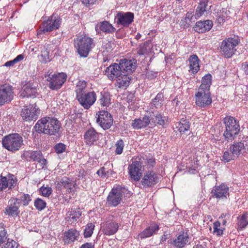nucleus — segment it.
Listing matches in <instances>:
<instances>
[{
    "instance_id": "nucleus-43",
    "label": "nucleus",
    "mask_w": 248,
    "mask_h": 248,
    "mask_svg": "<svg viewBox=\"0 0 248 248\" xmlns=\"http://www.w3.org/2000/svg\"><path fill=\"white\" fill-rule=\"evenodd\" d=\"M248 214L245 213L237 217V226L238 230L245 229L248 225Z\"/></svg>"
},
{
    "instance_id": "nucleus-15",
    "label": "nucleus",
    "mask_w": 248,
    "mask_h": 248,
    "mask_svg": "<svg viewBox=\"0 0 248 248\" xmlns=\"http://www.w3.org/2000/svg\"><path fill=\"white\" fill-rule=\"evenodd\" d=\"M159 181L158 174L153 170L146 171L141 181L143 187H151L156 185Z\"/></svg>"
},
{
    "instance_id": "nucleus-64",
    "label": "nucleus",
    "mask_w": 248,
    "mask_h": 248,
    "mask_svg": "<svg viewBox=\"0 0 248 248\" xmlns=\"http://www.w3.org/2000/svg\"><path fill=\"white\" fill-rule=\"evenodd\" d=\"M242 67L246 74L248 75V62H246L242 64Z\"/></svg>"
},
{
    "instance_id": "nucleus-49",
    "label": "nucleus",
    "mask_w": 248,
    "mask_h": 248,
    "mask_svg": "<svg viewBox=\"0 0 248 248\" xmlns=\"http://www.w3.org/2000/svg\"><path fill=\"white\" fill-rule=\"evenodd\" d=\"M0 248H17V243L13 240L8 238L6 242L0 245Z\"/></svg>"
},
{
    "instance_id": "nucleus-60",
    "label": "nucleus",
    "mask_w": 248,
    "mask_h": 248,
    "mask_svg": "<svg viewBox=\"0 0 248 248\" xmlns=\"http://www.w3.org/2000/svg\"><path fill=\"white\" fill-rule=\"evenodd\" d=\"M97 174L101 177H105L106 175V172L104 167H102L97 171Z\"/></svg>"
},
{
    "instance_id": "nucleus-6",
    "label": "nucleus",
    "mask_w": 248,
    "mask_h": 248,
    "mask_svg": "<svg viewBox=\"0 0 248 248\" xmlns=\"http://www.w3.org/2000/svg\"><path fill=\"white\" fill-rule=\"evenodd\" d=\"M61 20L60 17L54 15L49 16L46 20L43 22L42 26L40 27L37 31V35L50 32L59 29L62 22Z\"/></svg>"
},
{
    "instance_id": "nucleus-61",
    "label": "nucleus",
    "mask_w": 248,
    "mask_h": 248,
    "mask_svg": "<svg viewBox=\"0 0 248 248\" xmlns=\"http://www.w3.org/2000/svg\"><path fill=\"white\" fill-rule=\"evenodd\" d=\"M193 16L191 15V14L190 13H187L186 16L185 17L184 19V21L186 22V24L188 25H190L191 19L192 18Z\"/></svg>"
},
{
    "instance_id": "nucleus-62",
    "label": "nucleus",
    "mask_w": 248,
    "mask_h": 248,
    "mask_svg": "<svg viewBox=\"0 0 248 248\" xmlns=\"http://www.w3.org/2000/svg\"><path fill=\"white\" fill-rule=\"evenodd\" d=\"M82 3L86 6L93 5L97 0H81Z\"/></svg>"
},
{
    "instance_id": "nucleus-21",
    "label": "nucleus",
    "mask_w": 248,
    "mask_h": 248,
    "mask_svg": "<svg viewBox=\"0 0 248 248\" xmlns=\"http://www.w3.org/2000/svg\"><path fill=\"white\" fill-rule=\"evenodd\" d=\"M19 200L16 198H12L9 201V205L5 208V213L12 217L17 215L19 213Z\"/></svg>"
},
{
    "instance_id": "nucleus-30",
    "label": "nucleus",
    "mask_w": 248,
    "mask_h": 248,
    "mask_svg": "<svg viewBox=\"0 0 248 248\" xmlns=\"http://www.w3.org/2000/svg\"><path fill=\"white\" fill-rule=\"evenodd\" d=\"M188 241L189 238L187 233H183L173 240V245L176 248H183L188 243Z\"/></svg>"
},
{
    "instance_id": "nucleus-2",
    "label": "nucleus",
    "mask_w": 248,
    "mask_h": 248,
    "mask_svg": "<svg viewBox=\"0 0 248 248\" xmlns=\"http://www.w3.org/2000/svg\"><path fill=\"white\" fill-rule=\"evenodd\" d=\"M74 46L77 52L82 57H87L94 47L93 40L87 36H80L75 38Z\"/></svg>"
},
{
    "instance_id": "nucleus-56",
    "label": "nucleus",
    "mask_w": 248,
    "mask_h": 248,
    "mask_svg": "<svg viewBox=\"0 0 248 248\" xmlns=\"http://www.w3.org/2000/svg\"><path fill=\"white\" fill-rule=\"evenodd\" d=\"M220 223L219 221H216L214 223V233L217 236H220L223 233V230L219 228Z\"/></svg>"
},
{
    "instance_id": "nucleus-46",
    "label": "nucleus",
    "mask_w": 248,
    "mask_h": 248,
    "mask_svg": "<svg viewBox=\"0 0 248 248\" xmlns=\"http://www.w3.org/2000/svg\"><path fill=\"white\" fill-rule=\"evenodd\" d=\"M87 85V82L83 80H80L78 82L75 90L76 97L86 93Z\"/></svg>"
},
{
    "instance_id": "nucleus-51",
    "label": "nucleus",
    "mask_w": 248,
    "mask_h": 248,
    "mask_svg": "<svg viewBox=\"0 0 248 248\" xmlns=\"http://www.w3.org/2000/svg\"><path fill=\"white\" fill-rule=\"evenodd\" d=\"M234 155H233V154L230 151L229 149L224 152V155L222 156V160L225 162H228L231 160H233L236 158Z\"/></svg>"
},
{
    "instance_id": "nucleus-39",
    "label": "nucleus",
    "mask_w": 248,
    "mask_h": 248,
    "mask_svg": "<svg viewBox=\"0 0 248 248\" xmlns=\"http://www.w3.org/2000/svg\"><path fill=\"white\" fill-rule=\"evenodd\" d=\"M37 93V89L33 84H27L23 87V91L21 95L23 97L35 96Z\"/></svg>"
},
{
    "instance_id": "nucleus-14",
    "label": "nucleus",
    "mask_w": 248,
    "mask_h": 248,
    "mask_svg": "<svg viewBox=\"0 0 248 248\" xmlns=\"http://www.w3.org/2000/svg\"><path fill=\"white\" fill-rule=\"evenodd\" d=\"M134 15L131 12H119L115 16V21L117 25L124 27H128L133 22Z\"/></svg>"
},
{
    "instance_id": "nucleus-20",
    "label": "nucleus",
    "mask_w": 248,
    "mask_h": 248,
    "mask_svg": "<svg viewBox=\"0 0 248 248\" xmlns=\"http://www.w3.org/2000/svg\"><path fill=\"white\" fill-rule=\"evenodd\" d=\"M119 62L123 74L129 75L135 71L137 65L136 61L135 59H121Z\"/></svg>"
},
{
    "instance_id": "nucleus-3",
    "label": "nucleus",
    "mask_w": 248,
    "mask_h": 248,
    "mask_svg": "<svg viewBox=\"0 0 248 248\" xmlns=\"http://www.w3.org/2000/svg\"><path fill=\"white\" fill-rule=\"evenodd\" d=\"M225 125V130L223 136L228 141L232 140L238 135L240 131L238 122L234 118L227 116L223 119Z\"/></svg>"
},
{
    "instance_id": "nucleus-34",
    "label": "nucleus",
    "mask_w": 248,
    "mask_h": 248,
    "mask_svg": "<svg viewBox=\"0 0 248 248\" xmlns=\"http://www.w3.org/2000/svg\"><path fill=\"white\" fill-rule=\"evenodd\" d=\"M106 33H112L115 31L116 29L113 26L107 21H104L97 24L95 30L98 29Z\"/></svg>"
},
{
    "instance_id": "nucleus-13",
    "label": "nucleus",
    "mask_w": 248,
    "mask_h": 248,
    "mask_svg": "<svg viewBox=\"0 0 248 248\" xmlns=\"http://www.w3.org/2000/svg\"><path fill=\"white\" fill-rule=\"evenodd\" d=\"M143 167L142 162L140 161L138 157L129 166V173L132 180L137 181L140 179L143 170Z\"/></svg>"
},
{
    "instance_id": "nucleus-7",
    "label": "nucleus",
    "mask_w": 248,
    "mask_h": 248,
    "mask_svg": "<svg viewBox=\"0 0 248 248\" xmlns=\"http://www.w3.org/2000/svg\"><path fill=\"white\" fill-rule=\"evenodd\" d=\"M238 44L237 39L229 38L224 40L220 46V52L225 58H229L232 56L236 50L235 48Z\"/></svg>"
},
{
    "instance_id": "nucleus-8",
    "label": "nucleus",
    "mask_w": 248,
    "mask_h": 248,
    "mask_svg": "<svg viewBox=\"0 0 248 248\" xmlns=\"http://www.w3.org/2000/svg\"><path fill=\"white\" fill-rule=\"evenodd\" d=\"M127 189L120 186L114 187L109 192L107 198V202L110 206H116L121 203L122 198Z\"/></svg>"
},
{
    "instance_id": "nucleus-27",
    "label": "nucleus",
    "mask_w": 248,
    "mask_h": 248,
    "mask_svg": "<svg viewBox=\"0 0 248 248\" xmlns=\"http://www.w3.org/2000/svg\"><path fill=\"white\" fill-rule=\"evenodd\" d=\"M208 2L209 0H200L194 15L195 19L200 18L206 13Z\"/></svg>"
},
{
    "instance_id": "nucleus-1",
    "label": "nucleus",
    "mask_w": 248,
    "mask_h": 248,
    "mask_svg": "<svg viewBox=\"0 0 248 248\" xmlns=\"http://www.w3.org/2000/svg\"><path fill=\"white\" fill-rule=\"evenodd\" d=\"M61 127L60 122L54 118L44 117L38 120L34 126L35 130L39 133L49 136L58 133Z\"/></svg>"
},
{
    "instance_id": "nucleus-40",
    "label": "nucleus",
    "mask_w": 248,
    "mask_h": 248,
    "mask_svg": "<svg viewBox=\"0 0 248 248\" xmlns=\"http://www.w3.org/2000/svg\"><path fill=\"white\" fill-rule=\"evenodd\" d=\"M190 70L193 74L197 73L200 69L199 59L196 55H192L189 58Z\"/></svg>"
},
{
    "instance_id": "nucleus-19",
    "label": "nucleus",
    "mask_w": 248,
    "mask_h": 248,
    "mask_svg": "<svg viewBox=\"0 0 248 248\" xmlns=\"http://www.w3.org/2000/svg\"><path fill=\"white\" fill-rule=\"evenodd\" d=\"M105 71L108 78L111 80L116 79L123 74L120 62L111 64L106 68Z\"/></svg>"
},
{
    "instance_id": "nucleus-50",
    "label": "nucleus",
    "mask_w": 248,
    "mask_h": 248,
    "mask_svg": "<svg viewBox=\"0 0 248 248\" xmlns=\"http://www.w3.org/2000/svg\"><path fill=\"white\" fill-rule=\"evenodd\" d=\"M115 154L116 155H121L124 150V142L122 139H120L117 141L115 143Z\"/></svg>"
},
{
    "instance_id": "nucleus-47",
    "label": "nucleus",
    "mask_w": 248,
    "mask_h": 248,
    "mask_svg": "<svg viewBox=\"0 0 248 248\" xmlns=\"http://www.w3.org/2000/svg\"><path fill=\"white\" fill-rule=\"evenodd\" d=\"M49 53V51L46 46H44L41 49V61L42 62L46 63L50 61Z\"/></svg>"
},
{
    "instance_id": "nucleus-24",
    "label": "nucleus",
    "mask_w": 248,
    "mask_h": 248,
    "mask_svg": "<svg viewBox=\"0 0 248 248\" xmlns=\"http://www.w3.org/2000/svg\"><path fill=\"white\" fill-rule=\"evenodd\" d=\"M99 135L100 134L96 132L93 128H89L84 135L85 142L89 145L93 144L94 142L98 140Z\"/></svg>"
},
{
    "instance_id": "nucleus-29",
    "label": "nucleus",
    "mask_w": 248,
    "mask_h": 248,
    "mask_svg": "<svg viewBox=\"0 0 248 248\" xmlns=\"http://www.w3.org/2000/svg\"><path fill=\"white\" fill-rule=\"evenodd\" d=\"M163 98V93H157L155 97L152 100L150 104L149 107L151 111H156L157 109L162 107Z\"/></svg>"
},
{
    "instance_id": "nucleus-53",
    "label": "nucleus",
    "mask_w": 248,
    "mask_h": 248,
    "mask_svg": "<svg viewBox=\"0 0 248 248\" xmlns=\"http://www.w3.org/2000/svg\"><path fill=\"white\" fill-rule=\"evenodd\" d=\"M34 206L37 210L41 211L46 207V203L44 200L38 198L34 202Z\"/></svg>"
},
{
    "instance_id": "nucleus-18",
    "label": "nucleus",
    "mask_w": 248,
    "mask_h": 248,
    "mask_svg": "<svg viewBox=\"0 0 248 248\" xmlns=\"http://www.w3.org/2000/svg\"><path fill=\"white\" fill-rule=\"evenodd\" d=\"M229 187L224 184L215 186L211 191L212 197L218 200L226 199L229 195Z\"/></svg>"
},
{
    "instance_id": "nucleus-10",
    "label": "nucleus",
    "mask_w": 248,
    "mask_h": 248,
    "mask_svg": "<svg viewBox=\"0 0 248 248\" xmlns=\"http://www.w3.org/2000/svg\"><path fill=\"white\" fill-rule=\"evenodd\" d=\"M96 115L97 124L104 130L108 129L113 124V119L111 114L108 111L101 110L98 111Z\"/></svg>"
},
{
    "instance_id": "nucleus-11",
    "label": "nucleus",
    "mask_w": 248,
    "mask_h": 248,
    "mask_svg": "<svg viewBox=\"0 0 248 248\" xmlns=\"http://www.w3.org/2000/svg\"><path fill=\"white\" fill-rule=\"evenodd\" d=\"M14 96L13 87L9 84H0V106L8 104Z\"/></svg>"
},
{
    "instance_id": "nucleus-38",
    "label": "nucleus",
    "mask_w": 248,
    "mask_h": 248,
    "mask_svg": "<svg viewBox=\"0 0 248 248\" xmlns=\"http://www.w3.org/2000/svg\"><path fill=\"white\" fill-rule=\"evenodd\" d=\"M189 121L186 118H182L180 122L176 124L175 128L182 135L188 131L190 128Z\"/></svg>"
},
{
    "instance_id": "nucleus-44",
    "label": "nucleus",
    "mask_w": 248,
    "mask_h": 248,
    "mask_svg": "<svg viewBox=\"0 0 248 248\" xmlns=\"http://www.w3.org/2000/svg\"><path fill=\"white\" fill-rule=\"evenodd\" d=\"M244 148V143L241 142H234L230 147V151L235 155L236 158L241 154L242 150Z\"/></svg>"
},
{
    "instance_id": "nucleus-54",
    "label": "nucleus",
    "mask_w": 248,
    "mask_h": 248,
    "mask_svg": "<svg viewBox=\"0 0 248 248\" xmlns=\"http://www.w3.org/2000/svg\"><path fill=\"white\" fill-rule=\"evenodd\" d=\"M24 59L23 55H18L16 58L13 60L8 61L5 63L4 66H14L16 63L22 61Z\"/></svg>"
},
{
    "instance_id": "nucleus-45",
    "label": "nucleus",
    "mask_w": 248,
    "mask_h": 248,
    "mask_svg": "<svg viewBox=\"0 0 248 248\" xmlns=\"http://www.w3.org/2000/svg\"><path fill=\"white\" fill-rule=\"evenodd\" d=\"M212 82V76L211 74H207L204 76L202 79V83L198 89H202L205 90H208L210 91V87L211 85Z\"/></svg>"
},
{
    "instance_id": "nucleus-48",
    "label": "nucleus",
    "mask_w": 248,
    "mask_h": 248,
    "mask_svg": "<svg viewBox=\"0 0 248 248\" xmlns=\"http://www.w3.org/2000/svg\"><path fill=\"white\" fill-rule=\"evenodd\" d=\"M114 44L111 41H106V42H104L102 46L103 53H105V52L107 53H111L114 47Z\"/></svg>"
},
{
    "instance_id": "nucleus-52",
    "label": "nucleus",
    "mask_w": 248,
    "mask_h": 248,
    "mask_svg": "<svg viewBox=\"0 0 248 248\" xmlns=\"http://www.w3.org/2000/svg\"><path fill=\"white\" fill-rule=\"evenodd\" d=\"M94 227V225L92 223H88L87 225L84 232L85 237H89L91 236L93 233Z\"/></svg>"
},
{
    "instance_id": "nucleus-57",
    "label": "nucleus",
    "mask_w": 248,
    "mask_h": 248,
    "mask_svg": "<svg viewBox=\"0 0 248 248\" xmlns=\"http://www.w3.org/2000/svg\"><path fill=\"white\" fill-rule=\"evenodd\" d=\"M55 152L58 154H61L65 152L66 146L62 143H59L54 146Z\"/></svg>"
},
{
    "instance_id": "nucleus-22",
    "label": "nucleus",
    "mask_w": 248,
    "mask_h": 248,
    "mask_svg": "<svg viewBox=\"0 0 248 248\" xmlns=\"http://www.w3.org/2000/svg\"><path fill=\"white\" fill-rule=\"evenodd\" d=\"M26 156L33 161L40 163L42 168L47 164V161L44 158L40 151H29L26 153Z\"/></svg>"
},
{
    "instance_id": "nucleus-63",
    "label": "nucleus",
    "mask_w": 248,
    "mask_h": 248,
    "mask_svg": "<svg viewBox=\"0 0 248 248\" xmlns=\"http://www.w3.org/2000/svg\"><path fill=\"white\" fill-rule=\"evenodd\" d=\"M80 248H94V245L91 243H86L81 245Z\"/></svg>"
},
{
    "instance_id": "nucleus-26",
    "label": "nucleus",
    "mask_w": 248,
    "mask_h": 248,
    "mask_svg": "<svg viewBox=\"0 0 248 248\" xmlns=\"http://www.w3.org/2000/svg\"><path fill=\"white\" fill-rule=\"evenodd\" d=\"M59 184L66 189L68 193L74 192L76 183L73 179L67 177H63L59 182Z\"/></svg>"
},
{
    "instance_id": "nucleus-17",
    "label": "nucleus",
    "mask_w": 248,
    "mask_h": 248,
    "mask_svg": "<svg viewBox=\"0 0 248 248\" xmlns=\"http://www.w3.org/2000/svg\"><path fill=\"white\" fill-rule=\"evenodd\" d=\"M119 227L118 223L112 220H108L101 224V231L105 235H111L116 233Z\"/></svg>"
},
{
    "instance_id": "nucleus-59",
    "label": "nucleus",
    "mask_w": 248,
    "mask_h": 248,
    "mask_svg": "<svg viewBox=\"0 0 248 248\" xmlns=\"http://www.w3.org/2000/svg\"><path fill=\"white\" fill-rule=\"evenodd\" d=\"M21 201L23 202L24 205H27L31 201L30 196L28 194H24L21 197Z\"/></svg>"
},
{
    "instance_id": "nucleus-5",
    "label": "nucleus",
    "mask_w": 248,
    "mask_h": 248,
    "mask_svg": "<svg viewBox=\"0 0 248 248\" xmlns=\"http://www.w3.org/2000/svg\"><path fill=\"white\" fill-rule=\"evenodd\" d=\"M45 78L49 82L48 87L52 90L60 89L66 81L67 76L64 73H59L52 74V72L48 71L45 74Z\"/></svg>"
},
{
    "instance_id": "nucleus-42",
    "label": "nucleus",
    "mask_w": 248,
    "mask_h": 248,
    "mask_svg": "<svg viewBox=\"0 0 248 248\" xmlns=\"http://www.w3.org/2000/svg\"><path fill=\"white\" fill-rule=\"evenodd\" d=\"M152 45L149 41H146L140 44L137 48V52L139 55L147 54L151 52Z\"/></svg>"
},
{
    "instance_id": "nucleus-55",
    "label": "nucleus",
    "mask_w": 248,
    "mask_h": 248,
    "mask_svg": "<svg viewBox=\"0 0 248 248\" xmlns=\"http://www.w3.org/2000/svg\"><path fill=\"white\" fill-rule=\"evenodd\" d=\"M40 191L41 192L43 196L45 197H49V195L52 193V189L50 187H45L44 186H42L40 188Z\"/></svg>"
},
{
    "instance_id": "nucleus-28",
    "label": "nucleus",
    "mask_w": 248,
    "mask_h": 248,
    "mask_svg": "<svg viewBox=\"0 0 248 248\" xmlns=\"http://www.w3.org/2000/svg\"><path fill=\"white\" fill-rule=\"evenodd\" d=\"M16 181L13 178V176L7 178L6 177L0 176V191L7 187L12 188L16 185Z\"/></svg>"
},
{
    "instance_id": "nucleus-23",
    "label": "nucleus",
    "mask_w": 248,
    "mask_h": 248,
    "mask_svg": "<svg viewBox=\"0 0 248 248\" xmlns=\"http://www.w3.org/2000/svg\"><path fill=\"white\" fill-rule=\"evenodd\" d=\"M213 25V23L211 20L200 21L196 22L193 29L195 31L199 33H204L210 31L212 28Z\"/></svg>"
},
{
    "instance_id": "nucleus-12",
    "label": "nucleus",
    "mask_w": 248,
    "mask_h": 248,
    "mask_svg": "<svg viewBox=\"0 0 248 248\" xmlns=\"http://www.w3.org/2000/svg\"><path fill=\"white\" fill-rule=\"evenodd\" d=\"M79 104L85 109H89L96 101V94L94 91L89 92L76 97Z\"/></svg>"
},
{
    "instance_id": "nucleus-58",
    "label": "nucleus",
    "mask_w": 248,
    "mask_h": 248,
    "mask_svg": "<svg viewBox=\"0 0 248 248\" xmlns=\"http://www.w3.org/2000/svg\"><path fill=\"white\" fill-rule=\"evenodd\" d=\"M6 234L7 232L4 229L0 232V245L6 242L8 239L7 238Z\"/></svg>"
},
{
    "instance_id": "nucleus-31",
    "label": "nucleus",
    "mask_w": 248,
    "mask_h": 248,
    "mask_svg": "<svg viewBox=\"0 0 248 248\" xmlns=\"http://www.w3.org/2000/svg\"><path fill=\"white\" fill-rule=\"evenodd\" d=\"M159 227L156 224L151 225L149 227L146 228L139 234V236L141 239H145L149 237L159 230Z\"/></svg>"
},
{
    "instance_id": "nucleus-35",
    "label": "nucleus",
    "mask_w": 248,
    "mask_h": 248,
    "mask_svg": "<svg viewBox=\"0 0 248 248\" xmlns=\"http://www.w3.org/2000/svg\"><path fill=\"white\" fill-rule=\"evenodd\" d=\"M82 212L79 208H70L66 214V218L68 221L74 222L77 221V220L81 216Z\"/></svg>"
},
{
    "instance_id": "nucleus-4",
    "label": "nucleus",
    "mask_w": 248,
    "mask_h": 248,
    "mask_svg": "<svg viewBox=\"0 0 248 248\" xmlns=\"http://www.w3.org/2000/svg\"><path fill=\"white\" fill-rule=\"evenodd\" d=\"M3 146L12 152L19 150L23 144V139L19 134L15 133L5 136L2 140Z\"/></svg>"
},
{
    "instance_id": "nucleus-16",
    "label": "nucleus",
    "mask_w": 248,
    "mask_h": 248,
    "mask_svg": "<svg viewBox=\"0 0 248 248\" xmlns=\"http://www.w3.org/2000/svg\"><path fill=\"white\" fill-rule=\"evenodd\" d=\"M40 111V109L36 108V105H30L28 108L22 109L21 115L26 121H35L37 119Z\"/></svg>"
},
{
    "instance_id": "nucleus-33",
    "label": "nucleus",
    "mask_w": 248,
    "mask_h": 248,
    "mask_svg": "<svg viewBox=\"0 0 248 248\" xmlns=\"http://www.w3.org/2000/svg\"><path fill=\"white\" fill-rule=\"evenodd\" d=\"M98 103L101 107L107 108L111 104V95L107 91L101 92Z\"/></svg>"
},
{
    "instance_id": "nucleus-9",
    "label": "nucleus",
    "mask_w": 248,
    "mask_h": 248,
    "mask_svg": "<svg viewBox=\"0 0 248 248\" xmlns=\"http://www.w3.org/2000/svg\"><path fill=\"white\" fill-rule=\"evenodd\" d=\"M195 103L200 108H206L211 104L212 99L210 91L198 89L195 94Z\"/></svg>"
},
{
    "instance_id": "nucleus-41",
    "label": "nucleus",
    "mask_w": 248,
    "mask_h": 248,
    "mask_svg": "<svg viewBox=\"0 0 248 248\" xmlns=\"http://www.w3.org/2000/svg\"><path fill=\"white\" fill-rule=\"evenodd\" d=\"M138 158L142 162V165L145 163L149 168L154 167L155 164V159L151 154L143 155Z\"/></svg>"
},
{
    "instance_id": "nucleus-25",
    "label": "nucleus",
    "mask_w": 248,
    "mask_h": 248,
    "mask_svg": "<svg viewBox=\"0 0 248 248\" xmlns=\"http://www.w3.org/2000/svg\"><path fill=\"white\" fill-rule=\"evenodd\" d=\"M79 237V233L75 229L72 228L65 231L64 233L63 240L65 244H71Z\"/></svg>"
},
{
    "instance_id": "nucleus-36",
    "label": "nucleus",
    "mask_w": 248,
    "mask_h": 248,
    "mask_svg": "<svg viewBox=\"0 0 248 248\" xmlns=\"http://www.w3.org/2000/svg\"><path fill=\"white\" fill-rule=\"evenodd\" d=\"M150 123L149 117L145 116L142 119H136L133 120L131 125L133 128L139 129L146 127Z\"/></svg>"
},
{
    "instance_id": "nucleus-32",
    "label": "nucleus",
    "mask_w": 248,
    "mask_h": 248,
    "mask_svg": "<svg viewBox=\"0 0 248 248\" xmlns=\"http://www.w3.org/2000/svg\"><path fill=\"white\" fill-rule=\"evenodd\" d=\"M152 113L150 114V122L154 123L155 124H159L163 125L167 122V119L165 116H162L160 113L156 112L155 111H151Z\"/></svg>"
},
{
    "instance_id": "nucleus-37",
    "label": "nucleus",
    "mask_w": 248,
    "mask_h": 248,
    "mask_svg": "<svg viewBox=\"0 0 248 248\" xmlns=\"http://www.w3.org/2000/svg\"><path fill=\"white\" fill-rule=\"evenodd\" d=\"M116 85L119 88H126L130 84L131 78L128 75L122 74V75L116 78Z\"/></svg>"
}]
</instances>
